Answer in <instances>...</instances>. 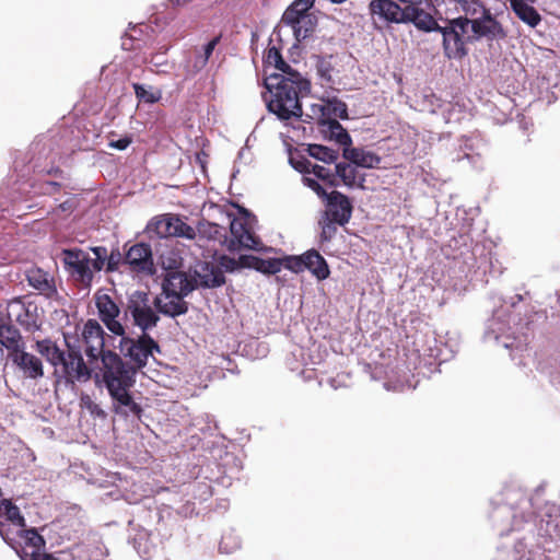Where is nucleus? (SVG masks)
I'll use <instances>...</instances> for the list:
<instances>
[{
    "label": "nucleus",
    "mask_w": 560,
    "mask_h": 560,
    "mask_svg": "<svg viewBox=\"0 0 560 560\" xmlns=\"http://www.w3.org/2000/svg\"><path fill=\"white\" fill-rule=\"evenodd\" d=\"M265 86L267 92L262 96L270 113L282 121L302 116L300 95L310 91V82L299 72L270 74Z\"/></svg>",
    "instance_id": "nucleus-1"
},
{
    "label": "nucleus",
    "mask_w": 560,
    "mask_h": 560,
    "mask_svg": "<svg viewBox=\"0 0 560 560\" xmlns=\"http://www.w3.org/2000/svg\"><path fill=\"white\" fill-rule=\"evenodd\" d=\"M230 232L232 237L228 240L222 226L210 222L201 223L198 228V245L203 247V242L207 240L208 242L225 245L230 250L240 248L262 249L260 240L254 232V218L249 213L246 212L240 218L232 219Z\"/></svg>",
    "instance_id": "nucleus-2"
},
{
    "label": "nucleus",
    "mask_w": 560,
    "mask_h": 560,
    "mask_svg": "<svg viewBox=\"0 0 560 560\" xmlns=\"http://www.w3.org/2000/svg\"><path fill=\"white\" fill-rule=\"evenodd\" d=\"M95 372L96 383L103 382L108 393L131 388L136 383L137 368L125 363L120 357L107 350L98 363L92 364Z\"/></svg>",
    "instance_id": "nucleus-3"
},
{
    "label": "nucleus",
    "mask_w": 560,
    "mask_h": 560,
    "mask_svg": "<svg viewBox=\"0 0 560 560\" xmlns=\"http://www.w3.org/2000/svg\"><path fill=\"white\" fill-rule=\"evenodd\" d=\"M91 252L94 255L93 258L88 252L79 248L62 250L66 270L84 283L91 282L93 273L103 269L107 258V249L105 247H92Z\"/></svg>",
    "instance_id": "nucleus-4"
},
{
    "label": "nucleus",
    "mask_w": 560,
    "mask_h": 560,
    "mask_svg": "<svg viewBox=\"0 0 560 560\" xmlns=\"http://www.w3.org/2000/svg\"><path fill=\"white\" fill-rule=\"evenodd\" d=\"M0 535L20 556L21 560H57L52 555L43 552L44 538L35 529L21 528L16 530V537L3 522L0 521Z\"/></svg>",
    "instance_id": "nucleus-5"
},
{
    "label": "nucleus",
    "mask_w": 560,
    "mask_h": 560,
    "mask_svg": "<svg viewBox=\"0 0 560 560\" xmlns=\"http://www.w3.org/2000/svg\"><path fill=\"white\" fill-rule=\"evenodd\" d=\"M315 0H294L282 14V23L291 28L298 42L311 36L316 27V16L311 12Z\"/></svg>",
    "instance_id": "nucleus-6"
},
{
    "label": "nucleus",
    "mask_w": 560,
    "mask_h": 560,
    "mask_svg": "<svg viewBox=\"0 0 560 560\" xmlns=\"http://www.w3.org/2000/svg\"><path fill=\"white\" fill-rule=\"evenodd\" d=\"M7 318L18 323L27 331L38 330L43 323V311L38 305L26 299H13L7 304Z\"/></svg>",
    "instance_id": "nucleus-7"
},
{
    "label": "nucleus",
    "mask_w": 560,
    "mask_h": 560,
    "mask_svg": "<svg viewBox=\"0 0 560 560\" xmlns=\"http://www.w3.org/2000/svg\"><path fill=\"white\" fill-rule=\"evenodd\" d=\"M119 349L125 357H129L130 360L136 364L135 368L141 369L148 364L150 358H153V353L160 352L158 343L147 335H143L138 340H133L129 337L120 336Z\"/></svg>",
    "instance_id": "nucleus-8"
},
{
    "label": "nucleus",
    "mask_w": 560,
    "mask_h": 560,
    "mask_svg": "<svg viewBox=\"0 0 560 560\" xmlns=\"http://www.w3.org/2000/svg\"><path fill=\"white\" fill-rule=\"evenodd\" d=\"M128 312L132 316L135 325L142 331L153 328L159 320V316L152 308L149 294L142 291H135L130 295Z\"/></svg>",
    "instance_id": "nucleus-9"
},
{
    "label": "nucleus",
    "mask_w": 560,
    "mask_h": 560,
    "mask_svg": "<svg viewBox=\"0 0 560 560\" xmlns=\"http://www.w3.org/2000/svg\"><path fill=\"white\" fill-rule=\"evenodd\" d=\"M506 312L497 311L492 318H490L486 326L485 339L490 341L493 340L502 345L505 349H523L525 342L515 337H511L506 334L510 330V326L505 320Z\"/></svg>",
    "instance_id": "nucleus-10"
},
{
    "label": "nucleus",
    "mask_w": 560,
    "mask_h": 560,
    "mask_svg": "<svg viewBox=\"0 0 560 560\" xmlns=\"http://www.w3.org/2000/svg\"><path fill=\"white\" fill-rule=\"evenodd\" d=\"M149 233H154L158 237L178 236L192 240L196 237L195 230L175 215H162L154 219L148 225Z\"/></svg>",
    "instance_id": "nucleus-11"
},
{
    "label": "nucleus",
    "mask_w": 560,
    "mask_h": 560,
    "mask_svg": "<svg viewBox=\"0 0 560 560\" xmlns=\"http://www.w3.org/2000/svg\"><path fill=\"white\" fill-rule=\"evenodd\" d=\"M102 326L95 319H89L81 328V339L85 347V354L90 364L98 363L104 350L105 339Z\"/></svg>",
    "instance_id": "nucleus-12"
},
{
    "label": "nucleus",
    "mask_w": 560,
    "mask_h": 560,
    "mask_svg": "<svg viewBox=\"0 0 560 560\" xmlns=\"http://www.w3.org/2000/svg\"><path fill=\"white\" fill-rule=\"evenodd\" d=\"M95 304L98 316L106 328L116 336L125 335V327L119 320L120 310L107 294H97Z\"/></svg>",
    "instance_id": "nucleus-13"
},
{
    "label": "nucleus",
    "mask_w": 560,
    "mask_h": 560,
    "mask_svg": "<svg viewBox=\"0 0 560 560\" xmlns=\"http://www.w3.org/2000/svg\"><path fill=\"white\" fill-rule=\"evenodd\" d=\"M325 199L326 220L336 222L339 225H345L348 223L352 213V205L349 198L339 191H332Z\"/></svg>",
    "instance_id": "nucleus-14"
},
{
    "label": "nucleus",
    "mask_w": 560,
    "mask_h": 560,
    "mask_svg": "<svg viewBox=\"0 0 560 560\" xmlns=\"http://www.w3.org/2000/svg\"><path fill=\"white\" fill-rule=\"evenodd\" d=\"M373 16L387 23H404L406 8H401L393 0H372L369 4Z\"/></svg>",
    "instance_id": "nucleus-15"
},
{
    "label": "nucleus",
    "mask_w": 560,
    "mask_h": 560,
    "mask_svg": "<svg viewBox=\"0 0 560 560\" xmlns=\"http://www.w3.org/2000/svg\"><path fill=\"white\" fill-rule=\"evenodd\" d=\"M342 158L362 168H375L382 161L381 156L373 151L351 144L342 149Z\"/></svg>",
    "instance_id": "nucleus-16"
},
{
    "label": "nucleus",
    "mask_w": 560,
    "mask_h": 560,
    "mask_svg": "<svg viewBox=\"0 0 560 560\" xmlns=\"http://www.w3.org/2000/svg\"><path fill=\"white\" fill-rule=\"evenodd\" d=\"M59 365L65 375L71 381H86L91 372L79 352L63 353V360Z\"/></svg>",
    "instance_id": "nucleus-17"
},
{
    "label": "nucleus",
    "mask_w": 560,
    "mask_h": 560,
    "mask_svg": "<svg viewBox=\"0 0 560 560\" xmlns=\"http://www.w3.org/2000/svg\"><path fill=\"white\" fill-rule=\"evenodd\" d=\"M312 113L322 125L329 120H336V118L345 119L348 117L346 104L337 100L322 101L312 105Z\"/></svg>",
    "instance_id": "nucleus-18"
},
{
    "label": "nucleus",
    "mask_w": 560,
    "mask_h": 560,
    "mask_svg": "<svg viewBox=\"0 0 560 560\" xmlns=\"http://www.w3.org/2000/svg\"><path fill=\"white\" fill-rule=\"evenodd\" d=\"M125 259L137 271H151L153 265L151 247L144 243L131 246Z\"/></svg>",
    "instance_id": "nucleus-19"
},
{
    "label": "nucleus",
    "mask_w": 560,
    "mask_h": 560,
    "mask_svg": "<svg viewBox=\"0 0 560 560\" xmlns=\"http://www.w3.org/2000/svg\"><path fill=\"white\" fill-rule=\"evenodd\" d=\"M476 39L480 37H487L490 39L501 38L504 36V32L500 23L492 16L488 10L486 14H482L477 20H472Z\"/></svg>",
    "instance_id": "nucleus-20"
},
{
    "label": "nucleus",
    "mask_w": 560,
    "mask_h": 560,
    "mask_svg": "<svg viewBox=\"0 0 560 560\" xmlns=\"http://www.w3.org/2000/svg\"><path fill=\"white\" fill-rule=\"evenodd\" d=\"M130 388H122L109 392L114 400L115 412L128 417L130 415L139 417L141 407L133 400L129 394Z\"/></svg>",
    "instance_id": "nucleus-21"
},
{
    "label": "nucleus",
    "mask_w": 560,
    "mask_h": 560,
    "mask_svg": "<svg viewBox=\"0 0 560 560\" xmlns=\"http://www.w3.org/2000/svg\"><path fill=\"white\" fill-rule=\"evenodd\" d=\"M336 176L348 188H363L365 175L358 171L351 162H339L335 165Z\"/></svg>",
    "instance_id": "nucleus-22"
},
{
    "label": "nucleus",
    "mask_w": 560,
    "mask_h": 560,
    "mask_svg": "<svg viewBox=\"0 0 560 560\" xmlns=\"http://www.w3.org/2000/svg\"><path fill=\"white\" fill-rule=\"evenodd\" d=\"M419 4H411L406 7L404 23H412L418 30L424 32L434 31L438 23L434 18L418 7Z\"/></svg>",
    "instance_id": "nucleus-23"
},
{
    "label": "nucleus",
    "mask_w": 560,
    "mask_h": 560,
    "mask_svg": "<svg viewBox=\"0 0 560 560\" xmlns=\"http://www.w3.org/2000/svg\"><path fill=\"white\" fill-rule=\"evenodd\" d=\"M13 362L31 378L43 376L42 362L34 354L18 349L14 351Z\"/></svg>",
    "instance_id": "nucleus-24"
},
{
    "label": "nucleus",
    "mask_w": 560,
    "mask_h": 560,
    "mask_svg": "<svg viewBox=\"0 0 560 560\" xmlns=\"http://www.w3.org/2000/svg\"><path fill=\"white\" fill-rule=\"evenodd\" d=\"M182 295L163 292L161 296L154 300V304L159 311L165 315L175 317L187 311L186 303Z\"/></svg>",
    "instance_id": "nucleus-25"
},
{
    "label": "nucleus",
    "mask_w": 560,
    "mask_h": 560,
    "mask_svg": "<svg viewBox=\"0 0 560 560\" xmlns=\"http://www.w3.org/2000/svg\"><path fill=\"white\" fill-rule=\"evenodd\" d=\"M194 285L187 277L179 271H168L163 281V292L186 296Z\"/></svg>",
    "instance_id": "nucleus-26"
},
{
    "label": "nucleus",
    "mask_w": 560,
    "mask_h": 560,
    "mask_svg": "<svg viewBox=\"0 0 560 560\" xmlns=\"http://www.w3.org/2000/svg\"><path fill=\"white\" fill-rule=\"evenodd\" d=\"M535 2L530 0H512L510 3L516 16L530 27H536L541 21L540 14L532 5Z\"/></svg>",
    "instance_id": "nucleus-27"
},
{
    "label": "nucleus",
    "mask_w": 560,
    "mask_h": 560,
    "mask_svg": "<svg viewBox=\"0 0 560 560\" xmlns=\"http://www.w3.org/2000/svg\"><path fill=\"white\" fill-rule=\"evenodd\" d=\"M27 280L31 287L47 298L56 293L54 279L42 269L35 268L28 270Z\"/></svg>",
    "instance_id": "nucleus-28"
},
{
    "label": "nucleus",
    "mask_w": 560,
    "mask_h": 560,
    "mask_svg": "<svg viewBox=\"0 0 560 560\" xmlns=\"http://www.w3.org/2000/svg\"><path fill=\"white\" fill-rule=\"evenodd\" d=\"M444 50L448 58H462L466 55L467 42L463 39L450 26L443 31Z\"/></svg>",
    "instance_id": "nucleus-29"
},
{
    "label": "nucleus",
    "mask_w": 560,
    "mask_h": 560,
    "mask_svg": "<svg viewBox=\"0 0 560 560\" xmlns=\"http://www.w3.org/2000/svg\"><path fill=\"white\" fill-rule=\"evenodd\" d=\"M305 269L318 280H324L329 276V268L324 257L316 250H307L305 253Z\"/></svg>",
    "instance_id": "nucleus-30"
},
{
    "label": "nucleus",
    "mask_w": 560,
    "mask_h": 560,
    "mask_svg": "<svg viewBox=\"0 0 560 560\" xmlns=\"http://www.w3.org/2000/svg\"><path fill=\"white\" fill-rule=\"evenodd\" d=\"M196 278L195 282L197 285L207 288L219 287L223 283V276L219 271H214L213 268L210 270L207 262H201L195 270Z\"/></svg>",
    "instance_id": "nucleus-31"
},
{
    "label": "nucleus",
    "mask_w": 560,
    "mask_h": 560,
    "mask_svg": "<svg viewBox=\"0 0 560 560\" xmlns=\"http://www.w3.org/2000/svg\"><path fill=\"white\" fill-rule=\"evenodd\" d=\"M0 516H3L16 530L25 527V520L19 508L8 499L0 501Z\"/></svg>",
    "instance_id": "nucleus-32"
},
{
    "label": "nucleus",
    "mask_w": 560,
    "mask_h": 560,
    "mask_svg": "<svg viewBox=\"0 0 560 560\" xmlns=\"http://www.w3.org/2000/svg\"><path fill=\"white\" fill-rule=\"evenodd\" d=\"M37 351L45 357L52 365L59 366L63 360V353L51 340L45 339L36 342Z\"/></svg>",
    "instance_id": "nucleus-33"
},
{
    "label": "nucleus",
    "mask_w": 560,
    "mask_h": 560,
    "mask_svg": "<svg viewBox=\"0 0 560 560\" xmlns=\"http://www.w3.org/2000/svg\"><path fill=\"white\" fill-rule=\"evenodd\" d=\"M21 336L11 324H0V343L10 350H18Z\"/></svg>",
    "instance_id": "nucleus-34"
},
{
    "label": "nucleus",
    "mask_w": 560,
    "mask_h": 560,
    "mask_svg": "<svg viewBox=\"0 0 560 560\" xmlns=\"http://www.w3.org/2000/svg\"><path fill=\"white\" fill-rule=\"evenodd\" d=\"M450 27L467 43L476 39L472 20H469L468 18H457L453 20Z\"/></svg>",
    "instance_id": "nucleus-35"
},
{
    "label": "nucleus",
    "mask_w": 560,
    "mask_h": 560,
    "mask_svg": "<svg viewBox=\"0 0 560 560\" xmlns=\"http://www.w3.org/2000/svg\"><path fill=\"white\" fill-rule=\"evenodd\" d=\"M250 266L262 273L275 275L282 269L283 260L281 258L262 259L252 257Z\"/></svg>",
    "instance_id": "nucleus-36"
},
{
    "label": "nucleus",
    "mask_w": 560,
    "mask_h": 560,
    "mask_svg": "<svg viewBox=\"0 0 560 560\" xmlns=\"http://www.w3.org/2000/svg\"><path fill=\"white\" fill-rule=\"evenodd\" d=\"M324 126H327L329 137L334 139L337 143H339L342 147V149L352 144V139L350 135L337 120L326 121Z\"/></svg>",
    "instance_id": "nucleus-37"
},
{
    "label": "nucleus",
    "mask_w": 560,
    "mask_h": 560,
    "mask_svg": "<svg viewBox=\"0 0 560 560\" xmlns=\"http://www.w3.org/2000/svg\"><path fill=\"white\" fill-rule=\"evenodd\" d=\"M218 43H219V38L215 37V38L211 39L210 42H208L206 45H203L201 50L197 51V54L194 58V61H192L194 72H198L206 67V65L208 63L209 58L211 57Z\"/></svg>",
    "instance_id": "nucleus-38"
},
{
    "label": "nucleus",
    "mask_w": 560,
    "mask_h": 560,
    "mask_svg": "<svg viewBox=\"0 0 560 560\" xmlns=\"http://www.w3.org/2000/svg\"><path fill=\"white\" fill-rule=\"evenodd\" d=\"M457 11H463L469 20H477L488 11L479 0H460L456 7Z\"/></svg>",
    "instance_id": "nucleus-39"
},
{
    "label": "nucleus",
    "mask_w": 560,
    "mask_h": 560,
    "mask_svg": "<svg viewBox=\"0 0 560 560\" xmlns=\"http://www.w3.org/2000/svg\"><path fill=\"white\" fill-rule=\"evenodd\" d=\"M308 152L312 158L325 163H334L338 159V152L336 150L320 144L310 145Z\"/></svg>",
    "instance_id": "nucleus-40"
},
{
    "label": "nucleus",
    "mask_w": 560,
    "mask_h": 560,
    "mask_svg": "<svg viewBox=\"0 0 560 560\" xmlns=\"http://www.w3.org/2000/svg\"><path fill=\"white\" fill-rule=\"evenodd\" d=\"M267 60H268V63H270V65L273 63L276 69L280 71L278 74L287 75V72H298L282 59L279 50L275 47H272L268 50Z\"/></svg>",
    "instance_id": "nucleus-41"
},
{
    "label": "nucleus",
    "mask_w": 560,
    "mask_h": 560,
    "mask_svg": "<svg viewBox=\"0 0 560 560\" xmlns=\"http://www.w3.org/2000/svg\"><path fill=\"white\" fill-rule=\"evenodd\" d=\"M135 93L137 97L145 103H155L159 102L162 97L161 91L153 90L152 88H145L141 84H133Z\"/></svg>",
    "instance_id": "nucleus-42"
},
{
    "label": "nucleus",
    "mask_w": 560,
    "mask_h": 560,
    "mask_svg": "<svg viewBox=\"0 0 560 560\" xmlns=\"http://www.w3.org/2000/svg\"><path fill=\"white\" fill-rule=\"evenodd\" d=\"M303 172L308 173L318 179L327 180L330 185H335L330 170L323 165L308 164Z\"/></svg>",
    "instance_id": "nucleus-43"
},
{
    "label": "nucleus",
    "mask_w": 560,
    "mask_h": 560,
    "mask_svg": "<svg viewBox=\"0 0 560 560\" xmlns=\"http://www.w3.org/2000/svg\"><path fill=\"white\" fill-rule=\"evenodd\" d=\"M182 257L173 250L161 255V264L165 270L177 271L182 267Z\"/></svg>",
    "instance_id": "nucleus-44"
},
{
    "label": "nucleus",
    "mask_w": 560,
    "mask_h": 560,
    "mask_svg": "<svg viewBox=\"0 0 560 560\" xmlns=\"http://www.w3.org/2000/svg\"><path fill=\"white\" fill-rule=\"evenodd\" d=\"M282 260L283 266L295 273L305 270V253L301 256H287Z\"/></svg>",
    "instance_id": "nucleus-45"
},
{
    "label": "nucleus",
    "mask_w": 560,
    "mask_h": 560,
    "mask_svg": "<svg viewBox=\"0 0 560 560\" xmlns=\"http://www.w3.org/2000/svg\"><path fill=\"white\" fill-rule=\"evenodd\" d=\"M147 534H140L138 538L135 539L136 549L138 553L145 560L150 559L153 555L154 547L153 545H149L147 541L142 546V540H144Z\"/></svg>",
    "instance_id": "nucleus-46"
},
{
    "label": "nucleus",
    "mask_w": 560,
    "mask_h": 560,
    "mask_svg": "<svg viewBox=\"0 0 560 560\" xmlns=\"http://www.w3.org/2000/svg\"><path fill=\"white\" fill-rule=\"evenodd\" d=\"M318 178L312 176L308 173H305L302 177V180L305 186L310 187L314 192L317 194L318 197L326 198L328 195L326 194L325 189L322 187V185L317 180Z\"/></svg>",
    "instance_id": "nucleus-47"
},
{
    "label": "nucleus",
    "mask_w": 560,
    "mask_h": 560,
    "mask_svg": "<svg viewBox=\"0 0 560 560\" xmlns=\"http://www.w3.org/2000/svg\"><path fill=\"white\" fill-rule=\"evenodd\" d=\"M510 516L513 517L512 528H520L523 517H521V518L516 517L512 513L511 509L508 506H502L497 511L495 520H499L502 517H510Z\"/></svg>",
    "instance_id": "nucleus-48"
},
{
    "label": "nucleus",
    "mask_w": 560,
    "mask_h": 560,
    "mask_svg": "<svg viewBox=\"0 0 560 560\" xmlns=\"http://www.w3.org/2000/svg\"><path fill=\"white\" fill-rule=\"evenodd\" d=\"M336 222L327 221L326 218L322 222V234L320 237L323 241H328L331 238L334 233L336 232Z\"/></svg>",
    "instance_id": "nucleus-49"
},
{
    "label": "nucleus",
    "mask_w": 560,
    "mask_h": 560,
    "mask_svg": "<svg viewBox=\"0 0 560 560\" xmlns=\"http://www.w3.org/2000/svg\"><path fill=\"white\" fill-rule=\"evenodd\" d=\"M131 143V138L125 137L116 141H110L109 147L116 150H125Z\"/></svg>",
    "instance_id": "nucleus-50"
},
{
    "label": "nucleus",
    "mask_w": 560,
    "mask_h": 560,
    "mask_svg": "<svg viewBox=\"0 0 560 560\" xmlns=\"http://www.w3.org/2000/svg\"><path fill=\"white\" fill-rule=\"evenodd\" d=\"M524 555H525V545L523 542H518L515 546V549L513 551V559L512 560H522Z\"/></svg>",
    "instance_id": "nucleus-51"
},
{
    "label": "nucleus",
    "mask_w": 560,
    "mask_h": 560,
    "mask_svg": "<svg viewBox=\"0 0 560 560\" xmlns=\"http://www.w3.org/2000/svg\"><path fill=\"white\" fill-rule=\"evenodd\" d=\"M165 56L164 54H158L155 56H153L150 60V62L155 66V67H161L165 63Z\"/></svg>",
    "instance_id": "nucleus-52"
},
{
    "label": "nucleus",
    "mask_w": 560,
    "mask_h": 560,
    "mask_svg": "<svg viewBox=\"0 0 560 560\" xmlns=\"http://www.w3.org/2000/svg\"><path fill=\"white\" fill-rule=\"evenodd\" d=\"M459 1L460 0H435L438 4L453 5L455 10Z\"/></svg>",
    "instance_id": "nucleus-53"
},
{
    "label": "nucleus",
    "mask_w": 560,
    "mask_h": 560,
    "mask_svg": "<svg viewBox=\"0 0 560 560\" xmlns=\"http://www.w3.org/2000/svg\"><path fill=\"white\" fill-rule=\"evenodd\" d=\"M91 412L98 416V417H102L104 418L105 417V412L103 409H101L97 405H93L91 406Z\"/></svg>",
    "instance_id": "nucleus-54"
},
{
    "label": "nucleus",
    "mask_w": 560,
    "mask_h": 560,
    "mask_svg": "<svg viewBox=\"0 0 560 560\" xmlns=\"http://www.w3.org/2000/svg\"><path fill=\"white\" fill-rule=\"evenodd\" d=\"M320 361H322V358L319 355H317L316 359L313 357H310V361H306L303 359V364L304 365H308V364L315 365V364H318Z\"/></svg>",
    "instance_id": "nucleus-55"
},
{
    "label": "nucleus",
    "mask_w": 560,
    "mask_h": 560,
    "mask_svg": "<svg viewBox=\"0 0 560 560\" xmlns=\"http://www.w3.org/2000/svg\"><path fill=\"white\" fill-rule=\"evenodd\" d=\"M538 553H539V555H538V558H539L538 560H547V557H546L542 552H538ZM526 560H537V559L535 558V552L529 551V557H528V558H526Z\"/></svg>",
    "instance_id": "nucleus-56"
},
{
    "label": "nucleus",
    "mask_w": 560,
    "mask_h": 560,
    "mask_svg": "<svg viewBox=\"0 0 560 560\" xmlns=\"http://www.w3.org/2000/svg\"><path fill=\"white\" fill-rule=\"evenodd\" d=\"M220 548H221V550H223V551H226V552L229 551V550L225 548V542H224V540L221 542Z\"/></svg>",
    "instance_id": "nucleus-57"
},
{
    "label": "nucleus",
    "mask_w": 560,
    "mask_h": 560,
    "mask_svg": "<svg viewBox=\"0 0 560 560\" xmlns=\"http://www.w3.org/2000/svg\"><path fill=\"white\" fill-rule=\"evenodd\" d=\"M207 250H208V256H210V255H211L213 252H215L217 249H215L214 247H212V248H208Z\"/></svg>",
    "instance_id": "nucleus-58"
},
{
    "label": "nucleus",
    "mask_w": 560,
    "mask_h": 560,
    "mask_svg": "<svg viewBox=\"0 0 560 560\" xmlns=\"http://www.w3.org/2000/svg\"><path fill=\"white\" fill-rule=\"evenodd\" d=\"M2 357V349L0 348V358Z\"/></svg>",
    "instance_id": "nucleus-59"
}]
</instances>
